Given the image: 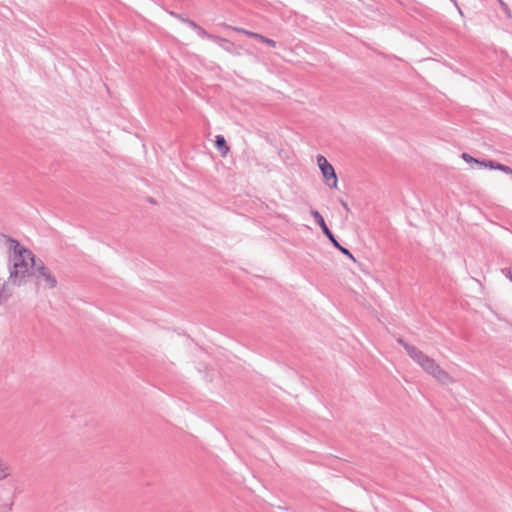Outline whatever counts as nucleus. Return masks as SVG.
Masks as SVG:
<instances>
[{
	"label": "nucleus",
	"instance_id": "obj_10",
	"mask_svg": "<svg viewBox=\"0 0 512 512\" xmlns=\"http://www.w3.org/2000/svg\"><path fill=\"white\" fill-rule=\"evenodd\" d=\"M397 343L404 348V350L410 356V358L414 356V352L412 351L417 352L419 350L416 346L407 343L403 338H398Z\"/></svg>",
	"mask_w": 512,
	"mask_h": 512
},
{
	"label": "nucleus",
	"instance_id": "obj_13",
	"mask_svg": "<svg viewBox=\"0 0 512 512\" xmlns=\"http://www.w3.org/2000/svg\"><path fill=\"white\" fill-rule=\"evenodd\" d=\"M462 159H463L464 161H466L467 163H476V164H478V165H479V163H480V160H478V159H476V158L472 157V156H471L470 154H468V153H463V154H462Z\"/></svg>",
	"mask_w": 512,
	"mask_h": 512
},
{
	"label": "nucleus",
	"instance_id": "obj_17",
	"mask_svg": "<svg viewBox=\"0 0 512 512\" xmlns=\"http://www.w3.org/2000/svg\"><path fill=\"white\" fill-rule=\"evenodd\" d=\"M504 271H507V276L512 280V271L511 269H505Z\"/></svg>",
	"mask_w": 512,
	"mask_h": 512
},
{
	"label": "nucleus",
	"instance_id": "obj_1",
	"mask_svg": "<svg viewBox=\"0 0 512 512\" xmlns=\"http://www.w3.org/2000/svg\"><path fill=\"white\" fill-rule=\"evenodd\" d=\"M14 262L9 266V278H0V306L5 304L12 296L13 286H21L30 277V269L35 265V258H13Z\"/></svg>",
	"mask_w": 512,
	"mask_h": 512
},
{
	"label": "nucleus",
	"instance_id": "obj_18",
	"mask_svg": "<svg viewBox=\"0 0 512 512\" xmlns=\"http://www.w3.org/2000/svg\"><path fill=\"white\" fill-rule=\"evenodd\" d=\"M341 204L346 210H348V204L346 202L341 201Z\"/></svg>",
	"mask_w": 512,
	"mask_h": 512
},
{
	"label": "nucleus",
	"instance_id": "obj_7",
	"mask_svg": "<svg viewBox=\"0 0 512 512\" xmlns=\"http://www.w3.org/2000/svg\"><path fill=\"white\" fill-rule=\"evenodd\" d=\"M239 32H242L250 37H253L254 39L262 42V43H265L271 47H275L276 46V42L273 40V39H270V38H267L261 34H258V33H255V32H250V31H247V30H244V29H238Z\"/></svg>",
	"mask_w": 512,
	"mask_h": 512
},
{
	"label": "nucleus",
	"instance_id": "obj_16",
	"mask_svg": "<svg viewBox=\"0 0 512 512\" xmlns=\"http://www.w3.org/2000/svg\"><path fill=\"white\" fill-rule=\"evenodd\" d=\"M345 256H353L350 251L344 247H342L339 243L338 246H336Z\"/></svg>",
	"mask_w": 512,
	"mask_h": 512
},
{
	"label": "nucleus",
	"instance_id": "obj_3",
	"mask_svg": "<svg viewBox=\"0 0 512 512\" xmlns=\"http://www.w3.org/2000/svg\"><path fill=\"white\" fill-rule=\"evenodd\" d=\"M0 246L9 256H35L32 251L20 244L19 241L7 235L0 236Z\"/></svg>",
	"mask_w": 512,
	"mask_h": 512
},
{
	"label": "nucleus",
	"instance_id": "obj_8",
	"mask_svg": "<svg viewBox=\"0 0 512 512\" xmlns=\"http://www.w3.org/2000/svg\"><path fill=\"white\" fill-rule=\"evenodd\" d=\"M195 32L198 34L199 37L201 38H207V39H211L217 43H224V42H227L225 39L223 38H220V37H217V36H214V35H211L209 34L207 31H205L202 27H198V29L195 30Z\"/></svg>",
	"mask_w": 512,
	"mask_h": 512
},
{
	"label": "nucleus",
	"instance_id": "obj_6",
	"mask_svg": "<svg viewBox=\"0 0 512 512\" xmlns=\"http://www.w3.org/2000/svg\"><path fill=\"white\" fill-rule=\"evenodd\" d=\"M311 215L317 224L321 227L323 233L328 237V239L333 243L334 246H338V242L335 239L333 233L330 231L328 226L326 225L324 218L317 210H312Z\"/></svg>",
	"mask_w": 512,
	"mask_h": 512
},
{
	"label": "nucleus",
	"instance_id": "obj_12",
	"mask_svg": "<svg viewBox=\"0 0 512 512\" xmlns=\"http://www.w3.org/2000/svg\"><path fill=\"white\" fill-rule=\"evenodd\" d=\"M498 164H499L498 162L493 161V160L480 161V163H479L480 166H483L485 168H489V169H492V170H497V165Z\"/></svg>",
	"mask_w": 512,
	"mask_h": 512
},
{
	"label": "nucleus",
	"instance_id": "obj_2",
	"mask_svg": "<svg viewBox=\"0 0 512 512\" xmlns=\"http://www.w3.org/2000/svg\"><path fill=\"white\" fill-rule=\"evenodd\" d=\"M413 352V361H415L427 374L431 375L442 384H448L453 382V379L449 375V373L442 369L433 358L427 356L420 349L417 352Z\"/></svg>",
	"mask_w": 512,
	"mask_h": 512
},
{
	"label": "nucleus",
	"instance_id": "obj_14",
	"mask_svg": "<svg viewBox=\"0 0 512 512\" xmlns=\"http://www.w3.org/2000/svg\"><path fill=\"white\" fill-rule=\"evenodd\" d=\"M185 24H187L190 28H192L194 31L198 29L199 25L193 21V20H185Z\"/></svg>",
	"mask_w": 512,
	"mask_h": 512
},
{
	"label": "nucleus",
	"instance_id": "obj_5",
	"mask_svg": "<svg viewBox=\"0 0 512 512\" xmlns=\"http://www.w3.org/2000/svg\"><path fill=\"white\" fill-rule=\"evenodd\" d=\"M37 260V258H35ZM31 275H35L37 277H43L48 288L53 289L57 286V279L51 274L50 270L43 264H38L35 261V265L30 269Z\"/></svg>",
	"mask_w": 512,
	"mask_h": 512
},
{
	"label": "nucleus",
	"instance_id": "obj_15",
	"mask_svg": "<svg viewBox=\"0 0 512 512\" xmlns=\"http://www.w3.org/2000/svg\"><path fill=\"white\" fill-rule=\"evenodd\" d=\"M170 15L179 19L180 21H182L183 23H185V20H189L188 18L184 17L183 15L181 14H177L175 12H170Z\"/></svg>",
	"mask_w": 512,
	"mask_h": 512
},
{
	"label": "nucleus",
	"instance_id": "obj_11",
	"mask_svg": "<svg viewBox=\"0 0 512 512\" xmlns=\"http://www.w3.org/2000/svg\"><path fill=\"white\" fill-rule=\"evenodd\" d=\"M11 474L10 466L0 458V480L5 479Z\"/></svg>",
	"mask_w": 512,
	"mask_h": 512
},
{
	"label": "nucleus",
	"instance_id": "obj_9",
	"mask_svg": "<svg viewBox=\"0 0 512 512\" xmlns=\"http://www.w3.org/2000/svg\"><path fill=\"white\" fill-rule=\"evenodd\" d=\"M215 145L222 155H226L227 152L229 151V147L227 146L226 140L222 135L216 136Z\"/></svg>",
	"mask_w": 512,
	"mask_h": 512
},
{
	"label": "nucleus",
	"instance_id": "obj_4",
	"mask_svg": "<svg viewBox=\"0 0 512 512\" xmlns=\"http://www.w3.org/2000/svg\"><path fill=\"white\" fill-rule=\"evenodd\" d=\"M317 164L327 184L333 188L337 187V175L333 166L327 161V159L323 155H318Z\"/></svg>",
	"mask_w": 512,
	"mask_h": 512
},
{
	"label": "nucleus",
	"instance_id": "obj_19",
	"mask_svg": "<svg viewBox=\"0 0 512 512\" xmlns=\"http://www.w3.org/2000/svg\"><path fill=\"white\" fill-rule=\"evenodd\" d=\"M350 259H351L354 263H356V262H357L355 257H352V258H350Z\"/></svg>",
	"mask_w": 512,
	"mask_h": 512
}]
</instances>
